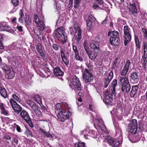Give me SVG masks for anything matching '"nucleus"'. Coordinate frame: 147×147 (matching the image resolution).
Listing matches in <instances>:
<instances>
[{
	"instance_id": "obj_55",
	"label": "nucleus",
	"mask_w": 147,
	"mask_h": 147,
	"mask_svg": "<svg viewBox=\"0 0 147 147\" xmlns=\"http://www.w3.org/2000/svg\"><path fill=\"white\" fill-rule=\"evenodd\" d=\"M1 113L3 115H8V112L5 109V108L1 111Z\"/></svg>"
},
{
	"instance_id": "obj_39",
	"label": "nucleus",
	"mask_w": 147,
	"mask_h": 147,
	"mask_svg": "<svg viewBox=\"0 0 147 147\" xmlns=\"http://www.w3.org/2000/svg\"><path fill=\"white\" fill-rule=\"evenodd\" d=\"M40 131L41 132L43 133L44 135L46 136L47 137L50 138L51 137V135L49 134L48 132L46 131L45 130L40 128L39 129Z\"/></svg>"
},
{
	"instance_id": "obj_25",
	"label": "nucleus",
	"mask_w": 147,
	"mask_h": 147,
	"mask_svg": "<svg viewBox=\"0 0 147 147\" xmlns=\"http://www.w3.org/2000/svg\"><path fill=\"white\" fill-rule=\"evenodd\" d=\"M15 75V73L13 69H11L7 74H5V77L9 79H12L13 78Z\"/></svg>"
},
{
	"instance_id": "obj_20",
	"label": "nucleus",
	"mask_w": 147,
	"mask_h": 147,
	"mask_svg": "<svg viewBox=\"0 0 147 147\" xmlns=\"http://www.w3.org/2000/svg\"><path fill=\"white\" fill-rule=\"evenodd\" d=\"M110 43L112 45H117L119 43L120 40L119 37H111L110 39Z\"/></svg>"
},
{
	"instance_id": "obj_56",
	"label": "nucleus",
	"mask_w": 147,
	"mask_h": 147,
	"mask_svg": "<svg viewBox=\"0 0 147 147\" xmlns=\"http://www.w3.org/2000/svg\"><path fill=\"white\" fill-rule=\"evenodd\" d=\"M12 96L13 98L17 101H20V99L18 96L16 95L15 94H13L12 95Z\"/></svg>"
},
{
	"instance_id": "obj_37",
	"label": "nucleus",
	"mask_w": 147,
	"mask_h": 147,
	"mask_svg": "<svg viewBox=\"0 0 147 147\" xmlns=\"http://www.w3.org/2000/svg\"><path fill=\"white\" fill-rule=\"evenodd\" d=\"M74 59L76 60H78L81 62L83 61L82 58L79 55V53L75 54Z\"/></svg>"
},
{
	"instance_id": "obj_41",
	"label": "nucleus",
	"mask_w": 147,
	"mask_h": 147,
	"mask_svg": "<svg viewBox=\"0 0 147 147\" xmlns=\"http://www.w3.org/2000/svg\"><path fill=\"white\" fill-rule=\"evenodd\" d=\"M115 131L116 134H119L121 136L122 134V131L121 129L118 127L115 128Z\"/></svg>"
},
{
	"instance_id": "obj_17",
	"label": "nucleus",
	"mask_w": 147,
	"mask_h": 147,
	"mask_svg": "<svg viewBox=\"0 0 147 147\" xmlns=\"http://www.w3.org/2000/svg\"><path fill=\"white\" fill-rule=\"evenodd\" d=\"M25 22L28 29L29 31L32 30L33 25L32 24L31 18L28 16L26 17L25 19Z\"/></svg>"
},
{
	"instance_id": "obj_29",
	"label": "nucleus",
	"mask_w": 147,
	"mask_h": 147,
	"mask_svg": "<svg viewBox=\"0 0 147 147\" xmlns=\"http://www.w3.org/2000/svg\"><path fill=\"white\" fill-rule=\"evenodd\" d=\"M0 93L2 96L4 98H6L7 97L6 90L4 88L2 87L0 88Z\"/></svg>"
},
{
	"instance_id": "obj_21",
	"label": "nucleus",
	"mask_w": 147,
	"mask_h": 147,
	"mask_svg": "<svg viewBox=\"0 0 147 147\" xmlns=\"http://www.w3.org/2000/svg\"><path fill=\"white\" fill-rule=\"evenodd\" d=\"M138 88V85L133 86H132L130 93V95L131 97H133L136 95Z\"/></svg>"
},
{
	"instance_id": "obj_33",
	"label": "nucleus",
	"mask_w": 147,
	"mask_h": 147,
	"mask_svg": "<svg viewBox=\"0 0 147 147\" xmlns=\"http://www.w3.org/2000/svg\"><path fill=\"white\" fill-rule=\"evenodd\" d=\"M129 125H131L132 126L134 127H137V123L136 120L133 119L130 122V123Z\"/></svg>"
},
{
	"instance_id": "obj_16",
	"label": "nucleus",
	"mask_w": 147,
	"mask_h": 147,
	"mask_svg": "<svg viewBox=\"0 0 147 147\" xmlns=\"http://www.w3.org/2000/svg\"><path fill=\"white\" fill-rule=\"evenodd\" d=\"M20 115L21 117L23 118L26 121L31 123V118L29 115L28 113L25 110H24L21 111Z\"/></svg>"
},
{
	"instance_id": "obj_8",
	"label": "nucleus",
	"mask_w": 147,
	"mask_h": 147,
	"mask_svg": "<svg viewBox=\"0 0 147 147\" xmlns=\"http://www.w3.org/2000/svg\"><path fill=\"white\" fill-rule=\"evenodd\" d=\"M34 21L37 26L40 30L43 31L45 28L44 22L41 21L37 15L34 14Z\"/></svg>"
},
{
	"instance_id": "obj_31",
	"label": "nucleus",
	"mask_w": 147,
	"mask_h": 147,
	"mask_svg": "<svg viewBox=\"0 0 147 147\" xmlns=\"http://www.w3.org/2000/svg\"><path fill=\"white\" fill-rule=\"evenodd\" d=\"M55 111L56 113L60 112L61 111L63 110H61L62 107L61 104L59 103L57 104L55 106Z\"/></svg>"
},
{
	"instance_id": "obj_18",
	"label": "nucleus",
	"mask_w": 147,
	"mask_h": 147,
	"mask_svg": "<svg viewBox=\"0 0 147 147\" xmlns=\"http://www.w3.org/2000/svg\"><path fill=\"white\" fill-rule=\"evenodd\" d=\"M86 52L89 59L91 60L95 59L97 56V53L95 51H91L90 49L88 50H87Z\"/></svg>"
},
{
	"instance_id": "obj_1",
	"label": "nucleus",
	"mask_w": 147,
	"mask_h": 147,
	"mask_svg": "<svg viewBox=\"0 0 147 147\" xmlns=\"http://www.w3.org/2000/svg\"><path fill=\"white\" fill-rule=\"evenodd\" d=\"M117 79L113 80L111 83V90H107L106 92L103 99V101L106 104L112 105L113 95L115 93V87L117 86Z\"/></svg>"
},
{
	"instance_id": "obj_23",
	"label": "nucleus",
	"mask_w": 147,
	"mask_h": 147,
	"mask_svg": "<svg viewBox=\"0 0 147 147\" xmlns=\"http://www.w3.org/2000/svg\"><path fill=\"white\" fill-rule=\"evenodd\" d=\"M100 41H94L90 44V47L94 51H97L99 50V44Z\"/></svg>"
},
{
	"instance_id": "obj_64",
	"label": "nucleus",
	"mask_w": 147,
	"mask_h": 147,
	"mask_svg": "<svg viewBox=\"0 0 147 147\" xmlns=\"http://www.w3.org/2000/svg\"><path fill=\"white\" fill-rule=\"evenodd\" d=\"M19 14L20 16V17H21V18H23V17L24 16V14L23 13L22 9H20Z\"/></svg>"
},
{
	"instance_id": "obj_60",
	"label": "nucleus",
	"mask_w": 147,
	"mask_h": 147,
	"mask_svg": "<svg viewBox=\"0 0 147 147\" xmlns=\"http://www.w3.org/2000/svg\"><path fill=\"white\" fill-rule=\"evenodd\" d=\"M27 104L29 105L30 107H32V105L34 103V102L32 101H31L30 100L28 101H27Z\"/></svg>"
},
{
	"instance_id": "obj_62",
	"label": "nucleus",
	"mask_w": 147,
	"mask_h": 147,
	"mask_svg": "<svg viewBox=\"0 0 147 147\" xmlns=\"http://www.w3.org/2000/svg\"><path fill=\"white\" fill-rule=\"evenodd\" d=\"M108 21V19L107 17L105 20L103 21H102L101 23V24L102 25L106 23Z\"/></svg>"
},
{
	"instance_id": "obj_45",
	"label": "nucleus",
	"mask_w": 147,
	"mask_h": 147,
	"mask_svg": "<svg viewBox=\"0 0 147 147\" xmlns=\"http://www.w3.org/2000/svg\"><path fill=\"white\" fill-rule=\"evenodd\" d=\"M10 103L11 104L12 107H13L15 105H17L18 104L16 102L12 99H11L10 100Z\"/></svg>"
},
{
	"instance_id": "obj_49",
	"label": "nucleus",
	"mask_w": 147,
	"mask_h": 147,
	"mask_svg": "<svg viewBox=\"0 0 147 147\" xmlns=\"http://www.w3.org/2000/svg\"><path fill=\"white\" fill-rule=\"evenodd\" d=\"M112 37H119V34L118 32L116 31H114L112 32Z\"/></svg>"
},
{
	"instance_id": "obj_42",
	"label": "nucleus",
	"mask_w": 147,
	"mask_h": 147,
	"mask_svg": "<svg viewBox=\"0 0 147 147\" xmlns=\"http://www.w3.org/2000/svg\"><path fill=\"white\" fill-rule=\"evenodd\" d=\"M86 22L87 25V29L89 30H90L91 29L92 26V22L89 20H87Z\"/></svg>"
},
{
	"instance_id": "obj_19",
	"label": "nucleus",
	"mask_w": 147,
	"mask_h": 147,
	"mask_svg": "<svg viewBox=\"0 0 147 147\" xmlns=\"http://www.w3.org/2000/svg\"><path fill=\"white\" fill-rule=\"evenodd\" d=\"M53 71L54 75L56 76H62L64 74L63 71L59 67H55Z\"/></svg>"
},
{
	"instance_id": "obj_22",
	"label": "nucleus",
	"mask_w": 147,
	"mask_h": 147,
	"mask_svg": "<svg viewBox=\"0 0 147 147\" xmlns=\"http://www.w3.org/2000/svg\"><path fill=\"white\" fill-rule=\"evenodd\" d=\"M96 120L97 121V123L99 127L102 130L105 131L106 130V127L102 120L101 119H96Z\"/></svg>"
},
{
	"instance_id": "obj_46",
	"label": "nucleus",
	"mask_w": 147,
	"mask_h": 147,
	"mask_svg": "<svg viewBox=\"0 0 147 147\" xmlns=\"http://www.w3.org/2000/svg\"><path fill=\"white\" fill-rule=\"evenodd\" d=\"M11 2L13 5L15 7L17 6L19 3V0H12Z\"/></svg>"
},
{
	"instance_id": "obj_59",
	"label": "nucleus",
	"mask_w": 147,
	"mask_h": 147,
	"mask_svg": "<svg viewBox=\"0 0 147 147\" xmlns=\"http://www.w3.org/2000/svg\"><path fill=\"white\" fill-rule=\"evenodd\" d=\"M69 31L71 35H73L74 34V31L73 27H70L69 28Z\"/></svg>"
},
{
	"instance_id": "obj_61",
	"label": "nucleus",
	"mask_w": 147,
	"mask_h": 147,
	"mask_svg": "<svg viewBox=\"0 0 147 147\" xmlns=\"http://www.w3.org/2000/svg\"><path fill=\"white\" fill-rule=\"evenodd\" d=\"M5 25H4L3 24H0V30H4V28L5 27Z\"/></svg>"
},
{
	"instance_id": "obj_7",
	"label": "nucleus",
	"mask_w": 147,
	"mask_h": 147,
	"mask_svg": "<svg viewBox=\"0 0 147 147\" xmlns=\"http://www.w3.org/2000/svg\"><path fill=\"white\" fill-rule=\"evenodd\" d=\"M81 135L86 139H89L90 137L95 134V132L92 130H90L87 128L80 132Z\"/></svg>"
},
{
	"instance_id": "obj_30",
	"label": "nucleus",
	"mask_w": 147,
	"mask_h": 147,
	"mask_svg": "<svg viewBox=\"0 0 147 147\" xmlns=\"http://www.w3.org/2000/svg\"><path fill=\"white\" fill-rule=\"evenodd\" d=\"M34 98L35 101L40 105L42 103L41 96L38 95H36L35 96Z\"/></svg>"
},
{
	"instance_id": "obj_58",
	"label": "nucleus",
	"mask_w": 147,
	"mask_h": 147,
	"mask_svg": "<svg viewBox=\"0 0 147 147\" xmlns=\"http://www.w3.org/2000/svg\"><path fill=\"white\" fill-rule=\"evenodd\" d=\"M142 31L144 34V37L146 39H147V32L145 29H143Z\"/></svg>"
},
{
	"instance_id": "obj_15",
	"label": "nucleus",
	"mask_w": 147,
	"mask_h": 147,
	"mask_svg": "<svg viewBox=\"0 0 147 147\" xmlns=\"http://www.w3.org/2000/svg\"><path fill=\"white\" fill-rule=\"evenodd\" d=\"M129 12L131 15H133L135 18V19L137 18L138 14L136 6L134 3L130 4L129 8Z\"/></svg>"
},
{
	"instance_id": "obj_6",
	"label": "nucleus",
	"mask_w": 147,
	"mask_h": 147,
	"mask_svg": "<svg viewBox=\"0 0 147 147\" xmlns=\"http://www.w3.org/2000/svg\"><path fill=\"white\" fill-rule=\"evenodd\" d=\"M71 83L75 90L78 91L82 90L81 83L79 78L75 76H74L70 80Z\"/></svg>"
},
{
	"instance_id": "obj_11",
	"label": "nucleus",
	"mask_w": 147,
	"mask_h": 147,
	"mask_svg": "<svg viewBox=\"0 0 147 147\" xmlns=\"http://www.w3.org/2000/svg\"><path fill=\"white\" fill-rule=\"evenodd\" d=\"M130 64V61L129 60H127L124 67L122 69H121L120 71V74L121 76H126V75L129 71Z\"/></svg>"
},
{
	"instance_id": "obj_5",
	"label": "nucleus",
	"mask_w": 147,
	"mask_h": 147,
	"mask_svg": "<svg viewBox=\"0 0 147 147\" xmlns=\"http://www.w3.org/2000/svg\"><path fill=\"white\" fill-rule=\"evenodd\" d=\"M123 31L124 33V44L126 46L131 39V36L130 34V29L127 26L124 27Z\"/></svg>"
},
{
	"instance_id": "obj_63",
	"label": "nucleus",
	"mask_w": 147,
	"mask_h": 147,
	"mask_svg": "<svg viewBox=\"0 0 147 147\" xmlns=\"http://www.w3.org/2000/svg\"><path fill=\"white\" fill-rule=\"evenodd\" d=\"M16 129L17 131L19 132H21V130L20 127L18 125H16Z\"/></svg>"
},
{
	"instance_id": "obj_50",
	"label": "nucleus",
	"mask_w": 147,
	"mask_h": 147,
	"mask_svg": "<svg viewBox=\"0 0 147 147\" xmlns=\"http://www.w3.org/2000/svg\"><path fill=\"white\" fill-rule=\"evenodd\" d=\"M32 106L31 108L34 111L38 109H39L40 108L35 103H34L32 105Z\"/></svg>"
},
{
	"instance_id": "obj_26",
	"label": "nucleus",
	"mask_w": 147,
	"mask_h": 147,
	"mask_svg": "<svg viewBox=\"0 0 147 147\" xmlns=\"http://www.w3.org/2000/svg\"><path fill=\"white\" fill-rule=\"evenodd\" d=\"M128 131L130 133L132 134H135L136 133L137 127H134L132 126L131 125H128Z\"/></svg>"
},
{
	"instance_id": "obj_47",
	"label": "nucleus",
	"mask_w": 147,
	"mask_h": 147,
	"mask_svg": "<svg viewBox=\"0 0 147 147\" xmlns=\"http://www.w3.org/2000/svg\"><path fill=\"white\" fill-rule=\"evenodd\" d=\"M73 49L75 54L79 53L77 47L74 45H73Z\"/></svg>"
},
{
	"instance_id": "obj_27",
	"label": "nucleus",
	"mask_w": 147,
	"mask_h": 147,
	"mask_svg": "<svg viewBox=\"0 0 147 147\" xmlns=\"http://www.w3.org/2000/svg\"><path fill=\"white\" fill-rule=\"evenodd\" d=\"M1 67L3 68V71L5 72V74L8 73L10 70H11V69H13L11 66H8L5 64L2 65Z\"/></svg>"
},
{
	"instance_id": "obj_35",
	"label": "nucleus",
	"mask_w": 147,
	"mask_h": 147,
	"mask_svg": "<svg viewBox=\"0 0 147 147\" xmlns=\"http://www.w3.org/2000/svg\"><path fill=\"white\" fill-rule=\"evenodd\" d=\"M88 20H89L92 22H96V24H99L98 22L96 21L95 18L93 17L92 15H90L88 16Z\"/></svg>"
},
{
	"instance_id": "obj_51",
	"label": "nucleus",
	"mask_w": 147,
	"mask_h": 147,
	"mask_svg": "<svg viewBox=\"0 0 147 147\" xmlns=\"http://www.w3.org/2000/svg\"><path fill=\"white\" fill-rule=\"evenodd\" d=\"M36 115L38 117L42 115V113L40 111V108L34 111Z\"/></svg>"
},
{
	"instance_id": "obj_10",
	"label": "nucleus",
	"mask_w": 147,
	"mask_h": 147,
	"mask_svg": "<svg viewBox=\"0 0 147 147\" xmlns=\"http://www.w3.org/2000/svg\"><path fill=\"white\" fill-rule=\"evenodd\" d=\"M105 138L109 144L113 146H117L120 144V142L118 140L115 139L109 136H106Z\"/></svg>"
},
{
	"instance_id": "obj_57",
	"label": "nucleus",
	"mask_w": 147,
	"mask_h": 147,
	"mask_svg": "<svg viewBox=\"0 0 147 147\" xmlns=\"http://www.w3.org/2000/svg\"><path fill=\"white\" fill-rule=\"evenodd\" d=\"M83 46H84V49L86 51V50H89L90 49L88 47H87V43H86V42H84V45H83Z\"/></svg>"
},
{
	"instance_id": "obj_13",
	"label": "nucleus",
	"mask_w": 147,
	"mask_h": 147,
	"mask_svg": "<svg viewBox=\"0 0 147 147\" xmlns=\"http://www.w3.org/2000/svg\"><path fill=\"white\" fill-rule=\"evenodd\" d=\"M58 114L57 116L59 120H61L62 122L64 121L65 120L67 119L69 117L68 115H67L65 110L61 111L60 112H58Z\"/></svg>"
},
{
	"instance_id": "obj_12",
	"label": "nucleus",
	"mask_w": 147,
	"mask_h": 147,
	"mask_svg": "<svg viewBox=\"0 0 147 147\" xmlns=\"http://www.w3.org/2000/svg\"><path fill=\"white\" fill-rule=\"evenodd\" d=\"M143 45L142 58L144 60L143 64H146L147 61V44L145 42H144L143 43Z\"/></svg>"
},
{
	"instance_id": "obj_53",
	"label": "nucleus",
	"mask_w": 147,
	"mask_h": 147,
	"mask_svg": "<svg viewBox=\"0 0 147 147\" xmlns=\"http://www.w3.org/2000/svg\"><path fill=\"white\" fill-rule=\"evenodd\" d=\"M3 38V37L1 34H0V49H3L4 48L3 45L1 42V40Z\"/></svg>"
},
{
	"instance_id": "obj_36",
	"label": "nucleus",
	"mask_w": 147,
	"mask_h": 147,
	"mask_svg": "<svg viewBox=\"0 0 147 147\" xmlns=\"http://www.w3.org/2000/svg\"><path fill=\"white\" fill-rule=\"evenodd\" d=\"M118 59L117 58H115V59L114 61H113V64L112 67V68L113 69H116L117 67V63H118Z\"/></svg>"
},
{
	"instance_id": "obj_32",
	"label": "nucleus",
	"mask_w": 147,
	"mask_h": 147,
	"mask_svg": "<svg viewBox=\"0 0 147 147\" xmlns=\"http://www.w3.org/2000/svg\"><path fill=\"white\" fill-rule=\"evenodd\" d=\"M62 59L66 66H67L69 64V60L67 56L61 57Z\"/></svg>"
},
{
	"instance_id": "obj_9",
	"label": "nucleus",
	"mask_w": 147,
	"mask_h": 147,
	"mask_svg": "<svg viewBox=\"0 0 147 147\" xmlns=\"http://www.w3.org/2000/svg\"><path fill=\"white\" fill-rule=\"evenodd\" d=\"M74 29L75 30V37L76 38V42L77 43H78L79 41L80 40L81 38V30L79 26H78L76 24L74 25Z\"/></svg>"
},
{
	"instance_id": "obj_43",
	"label": "nucleus",
	"mask_w": 147,
	"mask_h": 147,
	"mask_svg": "<svg viewBox=\"0 0 147 147\" xmlns=\"http://www.w3.org/2000/svg\"><path fill=\"white\" fill-rule=\"evenodd\" d=\"M110 82V81L107 78H105L104 81V88H106L108 86Z\"/></svg>"
},
{
	"instance_id": "obj_52",
	"label": "nucleus",
	"mask_w": 147,
	"mask_h": 147,
	"mask_svg": "<svg viewBox=\"0 0 147 147\" xmlns=\"http://www.w3.org/2000/svg\"><path fill=\"white\" fill-rule=\"evenodd\" d=\"M93 8L94 9H101V7L96 3H94L92 6Z\"/></svg>"
},
{
	"instance_id": "obj_38",
	"label": "nucleus",
	"mask_w": 147,
	"mask_h": 147,
	"mask_svg": "<svg viewBox=\"0 0 147 147\" xmlns=\"http://www.w3.org/2000/svg\"><path fill=\"white\" fill-rule=\"evenodd\" d=\"M82 0H74V7L75 8L77 9L78 8V6H79L80 2Z\"/></svg>"
},
{
	"instance_id": "obj_4",
	"label": "nucleus",
	"mask_w": 147,
	"mask_h": 147,
	"mask_svg": "<svg viewBox=\"0 0 147 147\" xmlns=\"http://www.w3.org/2000/svg\"><path fill=\"white\" fill-rule=\"evenodd\" d=\"M94 76L90 71L88 69H85L83 74V81L86 83L92 82L94 80Z\"/></svg>"
},
{
	"instance_id": "obj_28",
	"label": "nucleus",
	"mask_w": 147,
	"mask_h": 147,
	"mask_svg": "<svg viewBox=\"0 0 147 147\" xmlns=\"http://www.w3.org/2000/svg\"><path fill=\"white\" fill-rule=\"evenodd\" d=\"M12 108L13 109L14 111L17 114H18L20 112L22 109V108L18 104L15 105L12 107Z\"/></svg>"
},
{
	"instance_id": "obj_24",
	"label": "nucleus",
	"mask_w": 147,
	"mask_h": 147,
	"mask_svg": "<svg viewBox=\"0 0 147 147\" xmlns=\"http://www.w3.org/2000/svg\"><path fill=\"white\" fill-rule=\"evenodd\" d=\"M36 50L40 56L42 57H45V54L42 51L41 45L40 43H38L36 46Z\"/></svg>"
},
{
	"instance_id": "obj_34",
	"label": "nucleus",
	"mask_w": 147,
	"mask_h": 147,
	"mask_svg": "<svg viewBox=\"0 0 147 147\" xmlns=\"http://www.w3.org/2000/svg\"><path fill=\"white\" fill-rule=\"evenodd\" d=\"M135 41L136 44V47L138 49H140V42L137 36H135Z\"/></svg>"
},
{
	"instance_id": "obj_40",
	"label": "nucleus",
	"mask_w": 147,
	"mask_h": 147,
	"mask_svg": "<svg viewBox=\"0 0 147 147\" xmlns=\"http://www.w3.org/2000/svg\"><path fill=\"white\" fill-rule=\"evenodd\" d=\"M74 145L76 147H85L84 143L82 142L76 143Z\"/></svg>"
},
{
	"instance_id": "obj_2",
	"label": "nucleus",
	"mask_w": 147,
	"mask_h": 147,
	"mask_svg": "<svg viewBox=\"0 0 147 147\" xmlns=\"http://www.w3.org/2000/svg\"><path fill=\"white\" fill-rule=\"evenodd\" d=\"M119 83L121 85V90L122 92L125 91L127 92H129L131 86L129 82L128 76L120 77Z\"/></svg>"
},
{
	"instance_id": "obj_48",
	"label": "nucleus",
	"mask_w": 147,
	"mask_h": 147,
	"mask_svg": "<svg viewBox=\"0 0 147 147\" xmlns=\"http://www.w3.org/2000/svg\"><path fill=\"white\" fill-rule=\"evenodd\" d=\"M37 36L38 39H40L41 40H44L45 38V36H43L42 34H41L40 33L39 34H37Z\"/></svg>"
},
{
	"instance_id": "obj_14",
	"label": "nucleus",
	"mask_w": 147,
	"mask_h": 147,
	"mask_svg": "<svg viewBox=\"0 0 147 147\" xmlns=\"http://www.w3.org/2000/svg\"><path fill=\"white\" fill-rule=\"evenodd\" d=\"M129 77L130 80L132 82L137 83L138 82L139 79V76L138 72H133L130 74Z\"/></svg>"
},
{
	"instance_id": "obj_3",
	"label": "nucleus",
	"mask_w": 147,
	"mask_h": 147,
	"mask_svg": "<svg viewBox=\"0 0 147 147\" xmlns=\"http://www.w3.org/2000/svg\"><path fill=\"white\" fill-rule=\"evenodd\" d=\"M55 35L61 43L64 44L67 42V34L65 32L64 28L61 27L58 29Z\"/></svg>"
},
{
	"instance_id": "obj_54",
	"label": "nucleus",
	"mask_w": 147,
	"mask_h": 147,
	"mask_svg": "<svg viewBox=\"0 0 147 147\" xmlns=\"http://www.w3.org/2000/svg\"><path fill=\"white\" fill-rule=\"evenodd\" d=\"M53 49L55 51H57L59 49V46L56 44H53L52 46Z\"/></svg>"
},
{
	"instance_id": "obj_44",
	"label": "nucleus",
	"mask_w": 147,
	"mask_h": 147,
	"mask_svg": "<svg viewBox=\"0 0 147 147\" xmlns=\"http://www.w3.org/2000/svg\"><path fill=\"white\" fill-rule=\"evenodd\" d=\"M113 72L111 70L109 74L108 75V77L107 79H108L109 80L111 81V80L112 79L113 77Z\"/></svg>"
}]
</instances>
